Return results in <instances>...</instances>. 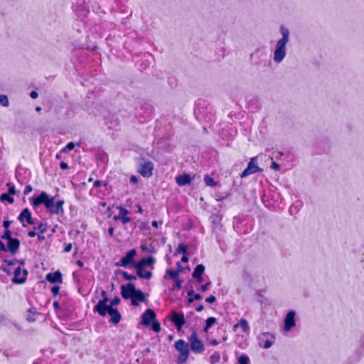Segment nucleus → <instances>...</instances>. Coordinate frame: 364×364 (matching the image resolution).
<instances>
[{
	"label": "nucleus",
	"mask_w": 364,
	"mask_h": 364,
	"mask_svg": "<svg viewBox=\"0 0 364 364\" xmlns=\"http://www.w3.org/2000/svg\"><path fill=\"white\" fill-rule=\"evenodd\" d=\"M102 299L95 305L94 311L102 316H105L107 314L109 315L110 321L114 324H117L121 320V315L114 306L118 305L120 299L118 297H115L110 301L109 304H107L109 299L105 291H102Z\"/></svg>",
	"instance_id": "nucleus-1"
},
{
	"label": "nucleus",
	"mask_w": 364,
	"mask_h": 364,
	"mask_svg": "<svg viewBox=\"0 0 364 364\" xmlns=\"http://www.w3.org/2000/svg\"><path fill=\"white\" fill-rule=\"evenodd\" d=\"M279 31L282 38L276 42L273 52V60L276 63H280L285 58L287 50V46L289 42L290 32L288 28L282 25L279 28Z\"/></svg>",
	"instance_id": "nucleus-2"
},
{
	"label": "nucleus",
	"mask_w": 364,
	"mask_h": 364,
	"mask_svg": "<svg viewBox=\"0 0 364 364\" xmlns=\"http://www.w3.org/2000/svg\"><path fill=\"white\" fill-rule=\"evenodd\" d=\"M156 314L151 309H147L142 315L141 323L145 326H149L152 322V329L155 332H159L161 330V326L159 322L156 321Z\"/></svg>",
	"instance_id": "nucleus-3"
},
{
	"label": "nucleus",
	"mask_w": 364,
	"mask_h": 364,
	"mask_svg": "<svg viewBox=\"0 0 364 364\" xmlns=\"http://www.w3.org/2000/svg\"><path fill=\"white\" fill-rule=\"evenodd\" d=\"M174 346L179 352L178 363L181 364L186 363L190 353L188 344L183 340L180 339L175 343Z\"/></svg>",
	"instance_id": "nucleus-4"
},
{
	"label": "nucleus",
	"mask_w": 364,
	"mask_h": 364,
	"mask_svg": "<svg viewBox=\"0 0 364 364\" xmlns=\"http://www.w3.org/2000/svg\"><path fill=\"white\" fill-rule=\"evenodd\" d=\"M55 198L51 197L49 202L46 204V209L51 214L62 215L64 213V200H59L54 201Z\"/></svg>",
	"instance_id": "nucleus-5"
},
{
	"label": "nucleus",
	"mask_w": 364,
	"mask_h": 364,
	"mask_svg": "<svg viewBox=\"0 0 364 364\" xmlns=\"http://www.w3.org/2000/svg\"><path fill=\"white\" fill-rule=\"evenodd\" d=\"M190 346L192 351L195 353H201L204 351V345L200 340L198 339L196 331H193L189 338Z\"/></svg>",
	"instance_id": "nucleus-6"
},
{
	"label": "nucleus",
	"mask_w": 364,
	"mask_h": 364,
	"mask_svg": "<svg viewBox=\"0 0 364 364\" xmlns=\"http://www.w3.org/2000/svg\"><path fill=\"white\" fill-rule=\"evenodd\" d=\"M257 156L252 157L250 159V161L247 165V167L241 173L242 178L247 177V176L253 174L257 172L262 171V169L257 166Z\"/></svg>",
	"instance_id": "nucleus-7"
},
{
	"label": "nucleus",
	"mask_w": 364,
	"mask_h": 364,
	"mask_svg": "<svg viewBox=\"0 0 364 364\" xmlns=\"http://www.w3.org/2000/svg\"><path fill=\"white\" fill-rule=\"evenodd\" d=\"M50 199V198L49 196L46 192L43 191L38 196L32 198L31 205L34 208L41 205H44L46 208V204L49 202Z\"/></svg>",
	"instance_id": "nucleus-8"
},
{
	"label": "nucleus",
	"mask_w": 364,
	"mask_h": 364,
	"mask_svg": "<svg viewBox=\"0 0 364 364\" xmlns=\"http://www.w3.org/2000/svg\"><path fill=\"white\" fill-rule=\"evenodd\" d=\"M136 255V251L132 249L128 251L124 257H123L119 262L117 263V266L127 267L134 263V257Z\"/></svg>",
	"instance_id": "nucleus-9"
},
{
	"label": "nucleus",
	"mask_w": 364,
	"mask_h": 364,
	"mask_svg": "<svg viewBox=\"0 0 364 364\" xmlns=\"http://www.w3.org/2000/svg\"><path fill=\"white\" fill-rule=\"evenodd\" d=\"M171 321L175 324L178 331H180L182 326L185 324L184 315L181 312L173 311L171 312Z\"/></svg>",
	"instance_id": "nucleus-10"
},
{
	"label": "nucleus",
	"mask_w": 364,
	"mask_h": 364,
	"mask_svg": "<svg viewBox=\"0 0 364 364\" xmlns=\"http://www.w3.org/2000/svg\"><path fill=\"white\" fill-rule=\"evenodd\" d=\"M295 312L294 311H290L287 313V314L285 316L284 323V330L285 331H290L292 328H294L296 325V321H295Z\"/></svg>",
	"instance_id": "nucleus-11"
},
{
	"label": "nucleus",
	"mask_w": 364,
	"mask_h": 364,
	"mask_svg": "<svg viewBox=\"0 0 364 364\" xmlns=\"http://www.w3.org/2000/svg\"><path fill=\"white\" fill-rule=\"evenodd\" d=\"M153 169V164L150 161H147L141 164L138 171L142 176L149 178L152 176Z\"/></svg>",
	"instance_id": "nucleus-12"
},
{
	"label": "nucleus",
	"mask_w": 364,
	"mask_h": 364,
	"mask_svg": "<svg viewBox=\"0 0 364 364\" xmlns=\"http://www.w3.org/2000/svg\"><path fill=\"white\" fill-rule=\"evenodd\" d=\"M27 271L22 269L20 267L16 268L14 270V277L12 279L13 282L16 284H22L26 281Z\"/></svg>",
	"instance_id": "nucleus-13"
},
{
	"label": "nucleus",
	"mask_w": 364,
	"mask_h": 364,
	"mask_svg": "<svg viewBox=\"0 0 364 364\" xmlns=\"http://www.w3.org/2000/svg\"><path fill=\"white\" fill-rule=\"evenodd\" d=\"M136 289L134 285L132 283H129L127 285L122 286V296L124 299H131L133 296V294L135 293Z\"/></svg>",
	"instance_id": "nucleus-14"
},
{
	"label": "nucleus",
	"mask_w": 364,
	"mask_h": 364,
	"mask_svg": "<svg viewBox=\"0 0 364 364\" xmlns=\"http://www.w3.org/2000/svg\"><path fill=\"white\" fill-rule=\"evenodd\" d=\"M269 337H272L269 333H263L259 336V346L264 348H269L272 345V342L269 339Z\"/></svg>",
	"instance_id": "nucleus-15"
},
{
	"label": "nucleus",
	"mask_w": 364,
	"mask_h": 364,
	"mask_svg": "<svg viewBox=\"0 0 364 364\" xmlns=\"http://www.w3.org/2000/svg\"><path fill=\"white\" fill-rule=\"evenodd\" d=\"M135 268L136 269L137 275L139 277L144 278L146 279H149L151 277L152 274H151V271L146 270L144 266H143L141 264H136L135 265Z\"/></svg>",
	"instance_id": "nucleus-16"
},
{
	"label": "nucleus",
	"mask_w": 364,
	"mask_h": 364,
	"mask_svg": "<svg viewBox=\"0 0 364 364\" xmlns=\"http://www.w3.org/2000/svg\"><path fill=\"white\" fill-rule=\"evenodd\" d=\"M118 209L119 210V213L118 215L114 216V219L115 220H120L124 224H127V223H129L130 221V218L127 216V214L129 213V211L121 206L118 207Z\"/></svg>",
	"instance_id": "nucleus-17"
},
{
	"label": "nucleus",
	"mask_w": 364,
	"mask_h": 364,
	"mask_svg": "<svg viewBox=\"0 0 364 364\" xmlns=\"http://www.w3.org/2000/svg\"><path fill=\"white\" fill-rule=\"evenodd\" d=\"M46 280L51 283L61 284L63 282L62 274L59 271L54 273H48L46 275Z\"/></svg>",
	"instance_id": "nucleus-18"
},
{
	"label": "nucleus",
	"mask_w": 364,
	"mask_h": 364,
	"mask_svg": "<svg viewBox=\"0 0 364 364\" xmlns=\"http://www.w3.org/2000/svg\"><path fill=\"white\" fill-rule=\"evenodd\" d=\"M18 220L23 223V225L25 226L24 221H26L28 224L31 225L33 223L31 218V214L28 208L24 209L18 216Z\"/></svg>",
	"instance_id": "nucleus-19"
},
{
	"label": "nucleus",
	"mask_w": 364,
	"mask_h": 364,
	"mask_svg": "<svg viewBox=\"0 0 364 364\" xmlns=\"http://www.w3.org/2000/svg\"><path fill=\"white\" fill-rule=\"evenodd\" d=\"M132 304L134 306H137L139 302H142L145 300V296L141 290L136 289L135 293L133 294V296L131 298Z\"/></svg>",
	"instance_id": "nucleus-20"
},
{
	"label": "nucleus",
	"mask_w": 364,
	"mask_h": 364,
	"mask_svg": "<svg viewBox=\"0 0 364 364\" xmlns=\"http://www.w3.org/2000/svg\"><path fill=\"white\" fill-rule=\"evenodd\" d=\"M19 240L15 238L8 240L7 248L12 253L14 254L19 247Z\"/></svg>",
	"instance_id": "nucleus-21"
},
{
	"label": "nucleus",
	"mask_w": 364,
	"mask_h": 364,
	"mask_svg": "<svg viewBox=\"0 0 364 364\" xmlns=\"http://www.w3.org/2000/svg\"><path fill=\"white\" fill-rule=\"evenodd\" d=\"M240 328L242 331L245 333H248L250 330V326L248 322L245 318H241L239 323L234 325L233 328L235 331L237 328Z\"/></svg>",
	"instance_id": "nucleus-22"
},
{
	"label": "nucleus",
	"mask_w": 364,
	"mask_h": 364,
	"mask_svg": "<svg viewBox=\"0 0 364 364\" xmlns=\"http://www.w3.org/2000/svg\"><path fill=\"white\" fill-rule=\"evenodd\" d=\"M191 181V177L188 174H183L176 177V183L179 186H185L190 183Z\"/></svg>",
	"instance_id": "nucleus-23"
},
{
	"label": "nucleus",
	"mask_w": 364,
	"mask_h": 364,
	"mask_svg": "<svg viewBox=\"0 0 364 364\" xmlns=\"http://www.w3.org/2000/svg\"><path fill=\"white\" fill-rule=\"evenodd\" d=\"M205 271V267L203 264H198L193 272V277H199L202 276Z\"/></svg>",
	"instance_id": "nucleus-24"
},
{
	"label": "nucleus",
	"mask_w": 364,
	"mask_h": 364,
	"mask_svg": "<svg viewBox=\"0 0 364 364\" xmlns=\"http://www.w3.org/2000/svg\"><path fill=\"white\" fill-rule=\"evenodd\" d=\"M155 262V259L154 257H149L148 258H144L142 259L139 263H137L138 264H141L143 266H146V265H149L151 266V268L152 269L153 268V264Z\"/></svg>",
	"instance_id": "nucleus-25"
},
{
	"label": "nucleus",
	"mask_w": 364,
	"mask_h": 364,
	"mask_svg": "<svg viewBox=\"0 0 364 364\" xmlns=\"http://www.w3.org/2000/svg\"><path fill=\"white\" fill-rule=\"evenodd\" d=\"M178 277V272H175L171 269H167L164 275V279L170 278L173 281Z\"/></svg>",
	"instance_id": "nucleus-26"
},
{
	"label": "nucleus",
	"mask_w": 364,
	"mask_h": 364,
	"mask_svg": "<svg viewBox=\"0 0 364 364\" xmlns=\"http://www.w3.org/2000/svg\"><path fill=\"white\" fill-rule=\"evenodd\" d=\"M217 323V319L215 317H209L205 322V326L204 328V331L208 332L209 328Z\"/></svg>",
	"instance_id": "nucleus-27"
},
{
	"label": "nucleus",
	"mask_w": 364,
	"mask_h": 364,
	"mask_svg": "<svg viewBox=\"0 0 364 364\" xmlns=\"http://www.w3.org/2000/svg\"><path fill=\"white\" fill-rule=\"evenodd\" d=\"M220 360V355L218 352L213 353L210 357V364H215L218 363Z\"/></svg>",
	"instance_id": "nucleus-28"
},
{
	"label": "nucleus",
	"mask_w": 364,
	"mask_h": 364,
	"mask_svg": "<svg viewBox=\"0 0 364 364\" xmlns=\"http://www.w3.org/2000/svg\"><path fill=\"white\" fill-rule=\"evenodd\" d=\"M204 181L205 182V184L208 186L213 187L217 186V182L213 178L208 175L205 176Z\"/></svg>",
	"instance_id": "nucleus-29"
},
{
	"label": "nucleus",
	"mask_w": 364,
	"mask_h": 364,
	"mask_svg": "<svg viewBox=\"0 0 364 364\" xmlns=\"http://www.w3.org/2000/svg\"><path fill=\"white\" fill-rule=\"evenodd\" d=\"M36 311H33L31 309V310H29V311H28V315H27L26 318H27V320H28V321H30V322H33V321H35L36 320Z\"/></svg>",
	"instance_id": "nucleus-30"
},
{
	"label": "nucleus",
	"mask_w": 364,
	"mask_h": 364,
	"mask_svg": "<svg viewBox=\"0 0 364 364\" xmlns=\"http://www.w3.org/2000/svg\"><path fill=\"white\" fill-rule=\"evenodd\" d=\"M0 104L4 107H8L9 105V99L6 95H0Z\"/></svg>",
	"instance_id": "nucleus-31"
},
{
	"label": "nucleus",
	"mask_w": 364,
	"mask_h": 364,
	"mask_svg": "<svg viewBox=\"0 0 364 364\" xmlns=\"http://www.w3.org/2000/svg\"><path fill=\"white\" fill-rule=\"evenodd\" d=\"M239 364H249L250 359L248 356L242 355L237 359Z\"/></svg>",
	"instance_id": "nucleus-32"
},
{
	"label": "nucleus",
	"mask_w": 364,
	"mask_h": 364,
	"mask_svg": "<svg viewBox=\"0 0 364 364\" xmlns=\"http://www.w3.org/2000/svg\"><path fill=\"white\" fill-rule=\"evenodd\" d=\"M1 201L7 200L9 203H12L14 202V198L9 196V193H3L0 198Z\"/></svg>",
	"instance_id": "nucleus-33"
},
{
	"label": "nucleus",
	"mask_w": 364,
	"mask_h": 364,
	"mask_svg": "<svg viewBox=\"0 0 364 364\" xmlns=\"http://www.w3.org/2000/svg\"><path fill=\"white\" fill-rule=\"evenodd\" d=\"M188 296H193V299H195V300L199 301V300L202 299V296L199 294H194V291L193 289L188 291Z\"/></svg>",
	"instance_id": "nucleus-34"
},
{
	"label": "nucleus",
	"mask_w": 364,
	"mask_h": 364,
	"mask_svg": "<svg viewBox=\"0 0 364 364\" xmlns=\"http://www.w3.org/2000/svg\"><path fill=\"white\" fill-rule=\"evenodd\" d=\"M75 147V144L73 142H69L65 148L63 149L62 152H67L68 151L73 149Z\"/></svg>",
	"instance_id": "nucleus-35"
},
{
	"label": "nucleus",
	"mask_w": 364,
	"mask_h": 364,
	"mask_svg": "<svg viewBox=\"0 0 364 364\" xmlns=\"http://www.w3.org/2000/svg\"><path fill=\"white\" fill-rule=\"evenodd\" d=\"M123 277L126 279V280H135L136 279V277L134 276V275H132V274H128L127 272H124L123 273Z\"/></svg>",
	"instance_id": "nucleus-36"
},
{
	"label": "nucleus",
	"mask_w": 364,
	"mask_h": 364,
	"mask_svg": "<svg viewBox=\"0 0 364 364\" xmlns=\"http://www.w3.org/2000/svg\"><path fill=\"white\" fill-rule=\"evenodd\" d=\"M187 250V246L185 245H180L177 248V252L185 254Z\"/></svg>",
	"instance_id": "nucleus-37"
},
{
	"label": "nucleus",
	"mask_w": 364,
	"mask_h": 364,
	"mask_svg": "<svg viewBox=\"0 0 364 364\" xmlns=\"http://www.w3.org/2000/svg\"><path fill=\"white\" fill-rule=\"evenodd\" d=\"M174 287L177 289H181L182 287V282L178 279V277L174 280Z\"/></svg>",
	"instance_id": "nucleus-38"
},
{
	"label": "nucleus",
	"mask_w": 364,
	"mask_h": 364,
	"mask_svg": "<svg viewBox=\"0 0 364 364\" xmlns=\"http://www.w3.org/2000/svg\"><path fill=\"white\" fill-rule=\"evenodd\" d=\"M11 231L9 230L6 229V230L4 232V234L2 236V238L10 240L11 238H12L11 237Z\"/></svg>",
	"instance_id": "nucleus-39"
},
{
	"label": "nucleus",
	"mask_w": 364,
	"mask_h": 364,
	"mask_svg": "<svg viewBox=\"0 0 364 364\" xmlns=\"http://www.w3.org/2000/svg\"><path fill=\"white\" fill-rule=\"evenodd\" d=\"M8 186H9V193H8L9 195H15L16 194L15 187L14 186L10 185L9 183H8Z\"/></svg>",
	"instance_id": "nucleus-40"
},
{
	"label": "nucleus",
	"mask_w": 364,
	"mask_h": 364,
	"mask_svg": "<svg viewBox=\"0 0 364 364\" xmlns=\"http://www.w3.org/2000/svg\"><path fill=\"white\" fill-rule=\"evenodd\" d=\"M6 321H7L6 316L3 314H0V323L4 325V324H6Z\"/></svg>",
	"instance_id": "nucleus-41"
},
{
	"label": "nucleus",
	"mask_w": 364,
	"mask_h": 364,
	"mask_svg": "<svg viewBox=\"0 0 364 364\" xmlns=\"http://www.w3.org/2000/svg\"><path fill=\"white\" fill-rule=\"evenodd\" d=\"M271 168L275 171H278L280 168V166L278 163L275 161L272 162Z\"/></svg>",
	"instance_id": "nucleus-42"
},
{
	"label": "nucleus",
	"mask_w": 364,
	"mask_h": 364,
	"mask_svg": "<svg viewBox=\"0 0 364 364\" xmlns=\"http://www.w3.org/2000/svg\"><path fill=\"white\" fill-rule=\"evenodd\" d=\"M60 287L58 286H54L51 289L52 293L55 296L59 293Z\"/></svg>",
	"instance_id": "nucleus-43"
},
{
	"label": "nucleus",
	"mask_w": 364,
	"mask_h": 364,
	"mask_svg": "<svg viewBox=\"0 0 364 364\" xmlns=\"http://www.w3.org/2000/svg\"><path fill=\"white\" fill-rule=\"evenodd\" d=\"M210 285V282H208L205 284H203L200 287V290L202 291H206L208 289V287Z\"/></svg>",
	"instance_id": "nucleus-44"
},
{
	"label": "nucleus",
	"mask_w": 364,
	"mask_h": 364,
	"mask_svg": "<svg viewBox=\"0 0 364 364\" xmlns=\"http://www.w3.org/2000/svg\"><path fill=\"white\" fill-rule=\"evenodd\" d=\"M216 300L215 296L213 295L210 296L208 298L206 299V301L208 303H213Z\"/></svg>",
	"instance_id": "nucleus-45"
},
{
	"label": "nucleus",
	"mask_w": 364,
	"mask_h": 364,
	"mask_svg": "<svg viewBox=\"0 0 364 364\" xmlns=\"http://www.w3.org/2000/svg\"><path fill=\"white\" fill-rule=\"evenodd\" d=\"M130 182L133 183H135V184L137 183V182H138L137 177L136 176H132L130 177Z\"/></svg>",
	"instance_id": "nucleus-46"
},
{
	"label": "nucleus",
	"mask_w": 364,
	"mask_h": 364,
	"mask_svg": "<svg viewBox=\"0 0 364 364\" xmlns=\"http://www.w3.org/2000/svg\"><path fill=\"white\" fill-rule=\"evenodd\" d=\"M71 249H72V244H71V243H69V244H68V245H66V247H65L64 251H65V252H70V251L71 250Z\"/></svg>",
	"instance_id": "nucleus-47"
},
{
	"label": "nucleus",
	"mask_w": 364,
	"mask_h": 364,
	"mask_svg": "<svg viewBox=\"0 0 364 364\" xmlns=\"http://www.w3.org/2000/svg\"><path fill=\"white\" fill-rule=\"evenodd\" d=\"M33 190L31 186L28 185L26 187V189H25V194H27L30 192H31Z\"/></svg>",
	"instance_id": "nucleus-48"
},
{
	"label": "nucleus",
	"mask_w": 364,
	"mask_h": 364,
	"mask_svg": "<svg viewBox=\"0 0 364 364\" xmlns=\"http://www.w3.org/2000/svg\"><path fill=\"white\" fill-rule=\"evenodd\" d=\"M30 96H31V98L36 99V98L38 97V93L36 91H32L30 93Z\"/></svg>",
	"instance_id": "nucleus-49"
},
{
	"label": "nucleus",
	"mask_w": 364,
	"mask_h": 364,
	"mask_svg": "<svg viewBox=\"0 0 364 364\" xmlns=\"http://www.w3.org/2000/svg\"><path fill=\"white\" fill-rule=\"evenodd\" d=\"M60 166L62 169H67L68 168V165L65 162H61Z\"/></svg>",
	"instance_id": "nucleus-50"
},
{
	"label": "nucleus",
	"mask_w": 364,
	"mask_h": 364,
	"mask_svg": "<svg viewBox=\"0 0 364 364\" xmlns=\"http://www.w3.org/2000/svg\"><path fill=\"white\" fill-rule=\"evenodd\" d=\"M6 247H5L4 244L0 241V251H6Z\"/></svg>",
	"instance_id": "nucleus-51"
},
{
	"label": "nucleus",
	"mask_w": 364,
	"mask_h": 364,
	"mask_svg": "<svg viewBox=\"0 0 364 364\" xmlns=\"http://www.w3.org/2000/svg\"><path fill=\"white\" fill-rule=\"evenodd\" d=\"M10 224H11V222H10V221H9V220H6V221H4V225H4V227L5 228L8 229V228H9V225H10Z\"/></svg>",
	"instance_id": "nucleus-52"
},
{
	"label": "nucleus",
	"mask_w": 364,
	"mask_h": 364,
	"mask_svg": "<svg viewBox=\"0 0 364 364\" xmlns=\"http://www.w3.org/2000/svg\"><path fill=\"white\" fill-rule=\"evenodd\" d=\"M218 343V341L215 339L212 340L210 342V344L213 346H217Z\"/></svg>",
	"instance_id": "nucleus-53"
},
{
	"label": "nucleus",
	"mask_w": 364,
	"mask_h": 364,
	"mask_svg": "<svg viewBox=\"0 0 364 364\" xmlns=\"http://www.w3.org/2000/svg\"><path fill=\"white\" fill-rule=\"evenodd\" d=\"M28 236L31 237H33L36 236V232L35 231H30L28 232Z\"/></svg>",
	"instance_id": "nucleus-54"
},
{
	"label": "nucleus",
	"mask_w": 364,
	"mask_h": 364,
	"mask_svg": "<svg viewBox=\"0 0 364 364\" xmlns=\"http://www.w3.org/2000/svg\"><path fill=\"white\" fill-rule=\"evenodd\" d=\"M108 232H109V235L110 236H112V235H113V234H114V228H109V230H108Z\"/></svg>",
	"instance_id": "nucleus-55"
},
{
	"label": "nucleus",
	"mask_w": 364,
	"mask_h": 364,
	"mask_svg": "<svg viewBox=\"0 0 364 364\" xmlns=\"http://www.w3.org/2000/svg\"><path fill=\"white\" fill-rule=\"evenodd\" d=\"M153 227L157 228L159 227V223L157 221H153L151 223Z\"/></svg>",
	"instance_id": "nucleus-56"
},
{
	"label": "nucleus",
	"mask_w": 364,
	"mask_h": 364,
	"mask_svg": "<svg viewBox=\"0 0 364 364\" xmlns=\"http://www.w3.org/2000/svg\"><path fill=\"white\" fill-rule=\"evenodd\" d=\"M181 260H182V262H188V257H187V256L183 255V257H182V259H181Z\"/></svg>",
	"instance_id": "nucleus-57"
},
{
	"label": "nucleus",
	"mask_w": 364,
	"mask_h": 364,
	"mask_svg": "<svg viewBox=\"0 0 364 364\" xmlns=\"http://www.w3.org/2000/svg\"><path fill=\"white\" fill-rule=\"evenodd\" d=\"M203 309V305H200L199 306H198L196 308V311H201Z\"/></svg>",
	"instance_id": "nucleus-58"
},
{
	"label": "nucleus",
	"mask_w": 364,
	"mask_h": 364,
	"mask_svg": "<svg viewBox=\"0 0 364 364\" xmlns=\"http://www.w3.org/2000/svg\"><path fill=\"white\" fill-rule=\"evenodd\" d=\"M195 278L197 279L198 282H199V283H201L203 282L202 276H200L199 277H195Z\"/></svg>",
	"instance_id": "nucleus-59"
},
{
	"label": "nucleus",
	"mask_w": 364,
	"mask_h": 364,
	"mask_svg": "<svg viewBox=\"0 0 364 364\" xmlns=\"http://www.w3.org/2000/svg\"><path fill=\"white\" fill-rule=\"evenodd\" d=\"M77 264L78 266H80V267H82V266H83V262H82V261H80V260H78V261L77 262Z\"/></svg>",
	"instance_id": "nucleus-60"
},
{
	"label": "nucleus",
	"mask_w": 364,
	"mask_h": 364,
	"mask_svg": "<svg viewBox=\"0 0 364 364\" xmlns=\"http://www.w3.org/2000/svg\"><path fill=\"white\" fill-rule=\"evenodd\" d=\"M193 296H188V302L189 303H192L193 301Z\"/></svg>",
	"instance_id": "nucleus-61"
},
{
	"label": "nucleus",
	"mask_w": 364,
	"mask_h": 364,
	"mask_svg": "<svg viewBox=\"0 0 364 364\" xmlns=\"http://www.w3.org/2000/svg\"><path fill=\"white\" fill-rule=\"evenodd\" d=\"M138 211H139V213H142L143 210H142L141 205H138Z\"/></svg>",
	"instance_id": "nucleus-62"
},
{
	"label": "nucleus",
	"mask_w": 364,
	"mask_h": 364,
	"mask_svg": "<svg viewBox=\"0 0 364 364\" xmlns=\"http://www.w3.org/2000/svg\"><path fill=\"white\" fill-rule=\"evenodd\" d=\"M100 185V182L99 181H97L95 182V186H99Z\"/></svg>",
	"instance_id": "nucleus-63"
},
{
	"label": "nucleus",
	"mask_w": 364,
	"mask_h": 364,
	"mask_svg": "<svg viewBox=\"0 0 364 364\" xmlns=\"http://www.w3.org/2000/svg\"><path fill=\"white\" fill-rule=\"evenodd\" d=\"M141 249H142L144 251H148V249H147L144 245H142V246H141Z\"/></svg>",
	"instance_id": "nucleus-64"
}]
</instances>
